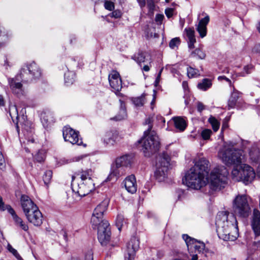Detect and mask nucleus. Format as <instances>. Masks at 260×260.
I'll return each instance as SVG.
<instances>
[{"mask_svg": "<svg viewBox=\"0 0 260 260\" xmlns=\"http://www.w3.org/2000/svg\"><path fill=\"white\" fill-rule=\"evenodd\" d=\"M209 162L205 158L200 159L185 174L183 182L188 187L199 189L209 183L211 189L220 190L227 183L229 172L224 166L214 168L209 176Z\"/></svg>", "mask_w": 260, "mask_h": 260, "instance_id": "f257e3e1", "label": "nucleus"}, {"mask_svg": "<svg viewBox=\"0 0 260 260\" xmlns=\"http://www.w3.org/2000/svg\"><path fill=\"white\" fill-rule=\"evenodd\" d=\"M218 155L226 166L237 165L232 171L233 180L248 184L255 178V173L251 167L246 164H242L239 167L238 166L244 159L245 155L242 150L236 149L233 144L224 145Z\"/></svg>", "mask_w": 260, "mask_h": 260, "instance_id": "f03ea898", "label": "nucleus"}, {"mask_svg": "<svg viewBox=\"0 0 260 260\" xmlns=\"http://www.w3.org/2000/svg\"><path fill=\"white\" fill-rule=\"evenodd\" d=\"M219 238L224 241H234L238 237L237 221L234 215L226 211L219 212L215 222Z\"/></svg>", "mask_w": 260, "mask_h": 260, "instance_id": "7ed1b4c3", "label": "nucleus"}, {"mask_svg": "<svg viewBox=\"0 0 260 260\" xmlns=\"http://www.w3.org/2000/svg\"><path fill=\"white\" fill-rule=\"evenodd\" d=\"M93 171L91 169H82L77 173V175L81 179L80 183L74 182L75 177L72 176V187L73 192L80 197H84L94 189L93 180Z\"/></svg>", "mask_w": 260, "mask_h": 260, "instance_id": "20e7f679", "label": "nucleus"}, {"mask_svg": "<svg viewBox=\"0 0 260 260\" xmlns=\"http://www.w3.org/2000/svg\"><path fill=\"white\" fill-rule=\"evenodd\" d=\"M142 145V150L146 157H150L156 153L160 148V141L158 136L151 131V126L145 131L144 136L138 141Z\"/></svg>", "mask_w": 260, "mask_h": 260, "instance_id": "39448f33", "label": "nucleus"}, {"mask_svg": "<svg viewBox=\"0 0 260 260\" xmlns=\"http://www.w3.org/2000/svg\"><path fill=\"white\" fill-rule=\"evenodd\" d=\"M9 115L13 122L16 124L18 132H19L18 122H19L21 124L24 139L27 141V143H34L35 140L32 137L33 128L30 125H28V122L21 123L19 121L18 110L16 105H11L10 106Z\"/></svg>", "mask_w": 260, "mask_h": 260, "instance_id": "423d86ee", "label": "nucleus"}, {"mask_svg": "<svg viewBox=\"0 0 260 260\" xmlns=\"http://www.w3.org/2000/svg\"><path fill=\"white\" fill-rule=\"evenodd\" d=\"M170 159L169 155L165 152L157 157L154 175L159 182L164 181L167 178Z\"/></svg>", "mask_w": 260, "mask_h": 260, "instance_id": "0eeeda50", "label": "nucleus"}, {"mask_svg": "<svg viewBox=\"0 0 260 260\" xmlns=\"http://www.w3.org/2000/svg\"><path fill=\"white\" fill-rule=\"evenodd\" d=\"M233 209L235 215L242 217H247L250 211L247 196L238 194L233 201Z\"/></svg>", "mask_w": 260, "mask_h": 260, "instance_id": "6e6552de", "label": "nucleus"}, {"mask_svg": "<svg viewBox=\"0 0 260 260\" xmlns=\"http://www.w3.org/2000/svg\"><path fill=\"white\" fill-rule=\"evenodd\" d=\"M41 74L39 67L35 62H32L21 69L19 76L22 81L28 82L39 78Z\"/></svg>", "mask_w": 260, "mask_h": 260, "instance_id": "1a4fd4ad", "label": "nucleus"}, {"mask_svg": "<svg viewBox=\"0 0 260 260\" xmlns=\"http://www.w3.org/2000/svg\"><path fill=\"white\" fill-rule=\"evenodd\" d=\"M109 203V200L106 199L94 209L91 218V223L92 226L96 227L100 224V222L105 220L103 219V215L107 210Z\"/></svg>", "mask_w": 260, "mask_h": 260, "instance_id": "9d476101", "label": "nucleus"}, {"mask_svg": "<svg viewBox=\"0 0 260 260\" xmlns=\"http://www.w3.org/2000/svg\"><path fill=\"white\" fill-rule=\"evenodd\" d=\"M92 226L93 228H98V238L99 242L103 245H106L109 241L111 237L110 228L108 221H102L100 222V224L97 226Z\"/></svg>", "mask_w": 260, "mask_h": 260, "instance_id": "9b49d317", "label": "nucleus"}, {"mask_svg": "<svg viewBox=\"0 0 260 260\" xmlns=\"http://www.w3.org/2000/svg\"><path fill=\"white\" fill-rule=\"evenodd\" d=\"M62 133L65 141L73 145H80L82 144V139L79 138V132L71 127L64 126L62 129Z\"/></svg>", "mask_w": 260, "mask_h": 260, "instance_id": "f8f14e48", "label": "nucleus"}, {"mask_svg": "<svg viewBox=\"0 0 260 260\" xmlns=\"http://www.w3.org/2000/svg\"><path fill=\"white\" fill-rule=\"evenodd\" d=\"M139 248V241L136 237H133L126 244L124 254L125 260H134L136 251Z\"/></svg>", "mask_w": 260, "mask_h": 260, "instance_id": "ddd939ff", "label": "nucleus"}, {"mask_svg": "<svg viewBox=\"0 0 260 260\" xmlns=\"http://www.w3.org/2000/svg\"><path fill=\"white\" fill-rule=\"evenodd\" d=\"M25 215L28 221L34 225L40 226L42 223V214L38 208L31 211V212L25 214Z\"/></svg>", "mask_w": 260, "mask_h": 260, "instance_id": "4468645a", "label": "nucleus"}, {"mask_svg": "<svg viewBox=\"0 0 260 260\" xmlns=\"http://www.w3.org/2000/svg\"><path fill=\"white\" fill-rule=\"evenodd\" d=\"M109 81L111 87L115 91H119L122 88V82L119 74L113 71L109 75Z\"/></svg>", "mask_w": 260, "mask_h": 260, "instance_id": "2eb2a0df", "label": "nucleus"}, {"mask_svg": "<svg viewBox=\"0 0 260 260\" xmlns=\"http://www.w3.org/2000/svg\"><path fill=\"white\" fill-rule=\"evenodd\" d=\"M183 239L185 241L188 249L193 247L196 250L201 252L204 250L205 245L203 242H198L197 240L191 238L187 235H183Z\"/></svg>", "mask_w": 260, "mask_h": 260, "instance_id": "dca6fc26", "label": "nucleus"}, {"mask_svg": "<svg viewBox=\"0 0 260 260\" xmlns=\"http://www.w3.org/2000/svg\"><path fill=\"white\" fill-rule=\"evenodd\" d=\"M21 204L24 214L31 212V211L38 208L32 201L25 195L21 196Z\"/></svg>", "mask_w": 260, "mask_h": 260, "instance_id": "f3484780", "label": "nucleus"}, {"mask_svg": "<svg viewBox=\"0 0 260 260\" xmlns=\"http://www.w3.org/2000/svg\"><path fill=\"white\" fill-rule=\"evenodd\" d=\"M125 174V169L123 168L122 167L117 166V163L115 162V164H113L111 166L110 174L105 181L106 182L110 181L113 179V178H118Z\"/></svg>", "mask_w": 260, "mask_h": 260, "instance_id": "a211bd4d", "label": "nucleus"}, {"mask_svg": "<svg viewBox=\"0 0 260 260\" xmlns=\"http://www.w3.org/2000/svg\"><path fill=\"white\" fill-rule=\"evenodd\" d=\"M9 83L12 92L17 96H20L24 94L25 92L22 87V85L15 79H9Z\"/></svg>", "mask_w": 260, "mask_h": 260, "instance_id": "6ab92c4d", "label": "nucleus"}, {"mask_svg": "<svg viewBox=\"0 0 260 260\" xmlns=\"http://www.w3.org/2000/svg\"><path fill=\"white\" fill-rule=\"evenodd\" d=\"M124 186L126 190L131 193H134L137 189V184L135 176L131 175L127 176L124 181Z\"/></svg>", "mask_w": 260, "mask_h": 260, "instance_id": "aec40b11", "label": "nucleus"}, {"mask_svg": "<svg viewBox=\"0 0 260 260\" xmlns=\"http://www.w3.org/2000/svg\"><path fill=\"white\" fill-rule=\"evenodd\" d=\"M7 211L9 213L12 215L13 219L15 223V224L17 226L21 228L24 231H27L28 229V227L27 224H26L22 219L18 216V215L16 214L15 211L11 208V206H7Z\"/></svg>", "mask_w": 260, "mask_h": 260, "instance_id": "412c9836", "label": "nucleus"}, {"mask_svg": "<svg viewBox=\"0 0 260 260\" xmlns=\"http://www.w3.org/2000/svg\"><path fill=\"white\" fill-rule=\"evenodd\" d=\"M210 20L209 16L207 15L204 18L201 19L197 25V30L201 38H204L207 34V25Z\"/></svg>", "mask_w": 260, "mask_h": 260, "instance_id": "4be33fe9", "label": "nucleus"}, {"mask_svg": "<svg viewBox=\"0 0 260 260\" xmlns=\"http://www.w3.org/2000/svg\"><path fill=\"white\" fill-rule=\"evenodd\" d=\"M252 226L256 236L260 235V212L254 209L253 213Z\"/></svg>", "mask_w": 260, "mask_h": 260, "instance_id": "5701e85b", "label": "nucleus"}, {"mask_svg": "<svg viewBox=\"0 0 260 260\" xmlns=\"http://www.w3.org/2000/svg\"><path fill=\"white\" fill-rule=\"evenodd\" d=\"M249 158L252 162L257 163L260 160V150L256 144H253L249 152Z\"/></svg>", "mask_w": 260, "mask_h": 260, "instance_id": "b1692460", "label": "nucleus"}, {"mask_svg": "<svg viewBox=\"0 0 260 260\" xmlns=\"http://www.w3.org/2000/svg\"><path fill=\"white\" fill-rule=\"evenodd\" d=\"M118 134L116 131L107 132L103 137L104 143L107 144L113 145L117 138Z\"/></svg>", "mask_w": 260, "mask_h": 260, "instance_id": "393cba45", "label": "nucleus"}, {"mask_svg": "<svg viewBox=\"0 0 260 260\" xmlns=\"http://www.w3.org/2000/svg\"><path fill=\"white\" fill-rule=\"evenodd\" d=\"M115 162L117 166L122 167L123 168L129 167L132 162V158L129 155H123L116 159Z\"/></svg>", "mask_w": 260, "mask_h": 260, "instance_id": "a878e982", "label": "nucleus"}, {"mask_svg": "<svg viewBox=\"0 0 260 260\" xmlns=\"http://www.w3.org/2000/svg\"><path fill=\"white\" fill-rule=\"evenodd\" d=\"M184 30L188 39V47L189 48L192 49L194 47V44L196 42L194 37V30L191 28H186Z\"/></svg>", "mask_w": 260, "mask_h": 260, "instance_id": "bb28decb", "label": "nucleus"}, {"mask_svg": "<svg viewBox=\"0 0 260 260\" xmlns=\"http://www.w3.org/2000/svg\"><path fill=\"white\" fill-rule=\"evenodd\" d=\"M175 127L180 132L184 131L186 127V122L181 117H175L173 118Z\"/></svg>", "mask_w": 260, "mask_h": 260, "instance_id": "cd10ccee", "label": "nucleus"}, {"mask_svg": "<svg viewBox=\"0 0 260 260\" xmlns=\"http://www.w3.org/2000/svg\"><path fill=\"white\" fill-rule=\"evenodd\" d=\"M241 93L233 87V91L229 100L228 106L230 108H233L236 106L237 100L240 97Z\"/></svg>", "mask_w": 260, "mask_h": 260, "instance_id": "c85d7f7f", "label": "nucleus"}, {"mask_svg": "<svg viewBox=\"0 0 260 260\" xmlns=\"http://www.w3.org/2000/svg\"><path fill=\"white\" fill-rule=\"evenodd\" d=\"M120 102V108L117 115L112 119H115L116 120H121L124 119L127 117V113L126 111V107L125 103L122 101H119Z\"/></svg>", "mask_w": 260, "mask_h": 260, "instance_id": "c756f323", "label": "nucleus"}, {"mask_svg": "<svg viewBox=\"0 0 260 260\" xmlns=\"http://www.w3.org/2000/svg\"><path fill=\"white\" fill-rule=\"evenodd\" d=\"M212 83L210 79L205 78L198 84V88L203 91H206L212 86Z\"/></svg>", "mask_w": 260, "mask_h": 260, "instance_id": "7c9ffc66", "label": "nucleus"}, {"mask_svg": "<svg viewBox=\"0 0 260 260\" xmlns=\"http://www.w3.org/2000/svg\"><path fill=\"white\" fill-rule=\"evenodd\" d=\"M127 219H125L123 215L121 214H118L116 220V225L119 231H121L122 227L126 225Z\"/></svg>", "mask_w": 260, "mask_h": 260, "instance_id": "2f4dec72", "label": "nucleus"}, {"mask_svg": "<svg viewBox=\"0 0 260 260\" xmlns=\"http://www.w3.org/2000/svg\"><path fill=\"white\" fill-rule=\"evenodd\" d=\"M75 74L72 71H68L64 74V81L67 85L72 84L75 81Z\"/></svg>", "mask_w": 260, "mask_h": 260, "instance_id": "473e14b6", "label": "nucleus"}, {"mask_svg": "<svg viewBox=\"0 0 260 260\" xmlns=\"http://www.w3.org/2000/svg\"><path fill=\"white\" fill-rule=\"evenodd\" d=\"M145 95L142 94L140 96L132 99V102L135 106L140 107L143 106L146 103Z\"/></svg>", "mask_w": 260, "mask_h": 260, "instance_id": "72a5a7b5", "label": "nucleus"}, {"mask_svg": "<svg viewBox=\"0 0 260 260\" xmlns=\"http://www.w3.org/2000/svg\"><path fill=\"white\" fill-rule=\"evenodd\" d=\"M146 57H148L147 53L146 52H139L135 54L133 58L138 63H140L145 62Z\"/></svg>", "mask_w": 260, "mask_h": 260, "instance_id": "f704fd0d", "label": "nucleus"}, {"mask_svg": "<svg viewBox=\"0 0 260 260\" xmlns=\"http://www.w3.org/2000/svg\"><path fill=\"white\" fill-rule=\"evenodd\" d=\"M191 55L193 57H197L200 59H204L206 57L205 53L200 48L196 49L192 53Z\"/></svg>", "mask_w": 260, "mask_h": 260, "instance_id": "c9c22d12", "label": "nucleus"}, {"mask_svg": "<svg viewBox=\"0 0 260 260\" xmlns=\"http://www.w3.org/2000/svg\"><path fill=\"white\" fill-rule=\"evenodd\" d=\"M208 121L211 124L214 131H217L220 126V122L212 116H211L209 117L208 119Z\"/></svg>", "mask_w": 260, "mask_h": 260, "instance_id": "e433bc0d", "label": "nucleus"}, {"mask_svg": "<svg viewBox=\"0 0 260 260\" xmlns=\"http://www.w3.org/2000/svg\"><path fill=\"white\" fill-rule=\"evenodd\" d=\"M187 76L189 78L197 77L200 75L199 71L198 69L189 67L187 68Z\"/></svg>", "mask_w": 260, "mask_h": 260, "instance_id": "4c0bfd02", "label": "nucleus"}, {"mask_svg": "<svg viewBox=\"0 0 260 260\" xmlns=\"http://www.w3.org/2000/svg\"><path fill=\"white\" fill-rule=\"evenodd\" d=\"M52 176V172L50 170L47 171L45 172L43 179L45 184L48 186V184L50 183Z\"/></svg>", "mask_w": 260, "mask_h": 260, "instance_id": "58836bf2", "label": "nucleus"}, {"mask_svg": "<svg viewBox=\"0 0 260 260\" xmlns=\"http://www.w3.org/2000/svg\"><path fill=\"white\" fill-rule=\"evenodd\" d=\"M93 252L91 250H88L84 256L82 258L74 257L72 260H93Z\"/></svg>", "mask_w": 260, "mask_h": 260, "instance_id": "ea45409f", "label": "nucleus"}, {"mask_svg": "<svg viewBox=\"0 0 260 260\" xmlns=\"http://www.w3.org/2000/svg\"><path fill=\"white\" fill-rule=\"evenodd\" d=\"M45 157V152L43 150H39L34 156V159L37 162H41L44 160Z\"/></svg>", "mask_w": 260, "mask_h": 260, "instance_id": "a19ab883", "label": "nucleus"}, {"mask_svg": "<svg viewBox=\"0 0 260 260\" xmlns=\"http://www.w3.org/2000/svg\"><path fill=\"white\" fill-rule=\"evenodd\" d=\"M252 69H253V66L252 65L246 66L244 67L243 71L241 73H238V76L244 77L246 75L251 73Z\"/></svg>", "mask_w": 260, "mask_h": 260, "instance_id": "79ce46f5", "label": "nucleus"}, {"mask_svg": "<svg viewBox=\"0 0 260 260\" xmlns=\"http://www.w3.org/2000/svg\"><path fill=\"white\" fill-rule=\"evenodd\" d=\"M180 43V40L179 38H175L172 39L169 43V46L171 49H175L177 47Z\"/></svg>", "mask_w": 260, "mask_h": 260, "instance_id": "37998d69", "label": "nucleus"}, {"mask_svg": "<svg viewBox=\"0 0 260 260\" xmlns=\"http://www.w3.org/2000/svg\"><path fill=\"white\" fill-rule=\"evenodd\" d=\"M212 134V131L209 129H205L201 133V136L204 140H208Z\"/></svg>", "mask_w": 260, "mask_h": 260, "instance_id": "c03bdc74", "label": "nucleus"}, {"mask_svg": "<svg viewBox=\"0 0 260 260\" xmlns=\"http://www.w3.org/2000/svg\"><path fill=\"white\" fill-rule=\"evenodd\" d=\"M88 155L86 154L80 155L73 157L69 162H78L81 160L87 157Z\"/></svg>", "mask_w": 260, "mask_h": 260, "instance_id": "a18cd8bd", "label": "nucleus"}, {"mask_svg": "<svg viewBox=\"0 0 260 260\" xmlns=\"http://www.w3.org/2000/svg\"><path fill=\"white\" fill-rule=\"evenodd\" d=\"M104 6L106 9L112 11L114 9V3L109 1H106L104 3Z\"/></svg>", "mask_w": 260, "mask_h": 260, "instance_id": "49530a36", "label": "nucleus"}, {"mask_svg": "<svg viewBox=\"0 0 260 260\" xmlns=\"http://www.w3.org/2000/svg\"><path fill=\"white\" fill-rule=\"evenodd\" d=\"M122 16V12L120 10H116L114 11L111 14V17H114L115 18H119L121 17Z\"/></svg>", "mask_w": 260, "mask_h": 260, "instance_id": "de8ad7c7", "label": "nucleus"}, {"mask_svg": "<svg viewBox=\"0 0 260 260\" xmlns=\"http://www.w3.org/2000/svg\"><path fill=\"white\" fill-rule=\"evenodd\" d=\"M8 250L9 251H10L11 253H12L14 255H15L17 258H20V256L18 253L17 250L13 248L11 245H8Z\"/></svg>", "mask_w": 260, "mask_h": 260, "instance_id": "09e8293b", "label": "nucleus"}, {"mask_svg": "<svg viewBox=\"0 0 260 260\" xmlns=\"http://www.w3.org/2000/svg\"><path fill=\"white\" fill-rule=\"evenodd\" d=\"M174 9L168 8L165 10V14L168 18H171L173 15Z\"/></svg>", "mask_w": 260, "mask_h": 260, "instance_id": "8fccbe9b", "label": "nucleus"}, {"mask_svg": "<svg viewBox=\"0 0 260 260\" xmlns=\"http://www.w3.org/2000/svg\"><path fill=\"white\" fill-rule=\"evenodd\" d=\"M5 167V160L2 153L0 151V169H3Z\"/></svg>", "mask_w": 260, "mask_h": 260, "instance_id": "3c124183", "label": "nucleus"}, {"mask_svg": "<svg viewBox=\"0 0 260 260\" xmlns=\"http://www.w3.org/2000/svg\"><path fill=\"white\" fill-rule=\"evenodd\" d=\"M7 206H10V205H5L3 201V199L1 196H0V210L1 211H5L7 210Z\"/></svg>", "mask_w": 260, "mask_h": 260, "instance_id": "603ef678", "label": "nucleus"}, {"mask_svg": "<svg viewBox=\"0 0 260 260\" xmlns=\"http://www.w3.org/2000/svg\"><path fill=\"white\" fill-rule=\"evenodd\" d=\"M164 18V16L162 14H157L155 16V21L157 23H161Z\"/></svg>", "mask_w": 260, "mask_h": 260, "instance_id": "864d4df0", "label": "nucleus"}, {"mask_svg": "<svg viewBox=\"0 0 260 260\" xmlns=\"http://www.w3.org/2000/svg\"><path fill=\"white\" fill-rule=\"evenodd\" d=\"M197 109L199 112H201L204 110L205 106L202 103L199 102L197 103Z\"/></svg>", "mask_w": 260, "mask_h": 260, "instance_id": "5fc2aeb1", "label": "nucleus"}, {"mask_svg": "<svg viewBox=\"0 0 260 260\" xmlns=\"http://www.w3.org/2000/svg\"><path fill=\"white\" fill-rule=\"evenodd\" d=\"M137 2H138L139 6L142 9L145 7L146 5L145 0H137Z\"/></svg>", "mask_w": 260, "mask_h": 260, "instance_id": "6e6d98bb", "label": "nucleus"}, {"mask_svg": "<svg viewBox=\"0 0 260 260\" xmlns=\"http://www.w3.org/2000/svg\"><path fill=\"white\" fill-rule=\"evenodd\" d=\"M147 6L149 8V11H153L154 8V4L153 2H148Z\"/></svg>", "mask_w": 260, "mask_h": 260, "instance_id": "4d7b16f0", "label": "nucleus"}, {"mask_svg": "<svg viewBox=\"0 0 260 260\" xmlns=\"http://www.w3.org/2000/svg\"><path fill=\"white\" fill-rule=\"evenodd\" d=\"M156 119L157 120L160 122H161L162 124L163 123H165V118L161 116H160V115H158L156 116Z\"/></svg>", "mask_w": 260, "mask_h": 260, "instance_id": "13d9d810", "label": "nucleus"}, {"mask_svg": "<svg viewBox=\"0 0 260 260\" xmlns=\"http://www.w3.org/2000/svg\"><path fill=\"white\" fill-rule=\"evenodd\" d=\"M249 144V142L246 140H242L241 142V145L242 148H245L246 146Z\"/></svg>", "mask_w": 260, "mask_h": 260, "instance_id": "bf43d9fd", "label": "nucleus"}, {"mask_svg": "<svg viewBox=\"0 0 260 260\" xmlns=\"http://www.w3.org/2000/svg\"><path fill=\"white\" fill-rule=\"evenodd\" d=\"M152 122V120H151V118H147L146 121H145V123L146 124H148V129L149 128L150 126H151V128H152V125H151V123Z\"/></svg>", "mask_w": 260, "mask_h": 260, "instance_id": "052dcab7", "label": "nucleus"}, {"mask_svg": "<svg viewBox=\"0 0 260 260\" xmlns=\"http://www.w3.org/2000/svg\"><path fill=\"white\" fill-rule=\"evenodd\" d=\"M254 245L256 247L257 249H260V240L254 242Z\"/></svg>", "mask_w": 260, "mask_h": 260, "instance_id": "680f3d73", "label": "nucleus"}, {"mask_svg": "<svg viewBox=\"0 0 260 260\" xmlns=\"http://www.w3.org/2000/svg\"><path fill=\"white\" fill-rule=\"evenodd\" d=\"M143 70L145 72H148L150 70V68L148 65H145L143 67Z\"/></svg>", "mask_w": 260, "mask_h": 260, "instance_id": "e2e57ef3", "label": "nucleus"}, {"mask_svg": "<svg viewBox=\"0 0 260 260\" xmlns=\"http://www.w3.org/2000/svg\"><path fill=\"white\" fill-rule=\"evenodd\" d=\"M4 105V100L3 96L0 95V106Z\"/></svg>", "mask_w": 260, "mask_h": 260, "instance_id": "0e129e2a", "label": "nucleus"}, {"mask_svg": "<svg viewBox=\"0 0 260 260\" xmlns=\"http://www.w3.org/2000/svg\"><path fill=\"white\" fill-rule=\"evenodd\" d=\"M257 175L260 178V164L258 166L257 169Z\"/></svg>", "mask_w": 260, "mask_h": 260, "instance_id": "69168bd1", "label": "nucleus"}, {"mask_svg": "<svg viewBox=\"0 0 260 260\" xmlns=\"http://www.w3.org/2000/svg\"><path fill=\"white\" fill-rule=\"evenodd\" d=\"M160 77H161V76L157 75V76L156 78V80H155V83L156 84H158L159 83V82L160 81Z\"/></svg>", "mask_w": 260, "mask_h": 260, "instance_id": "338daca9", "label": "nucleus"}, {"mask_svg": "<svg viewBox=\"0 0 260 260\" xmlns=\"http://www.w3.org/2000/svg\"><path fill=\"white\" fill-rule=\"evenodd\" d=\"M198 255L197 254L193 255L191 257V260H197Z\"/></svg>", "mask_w": 260, "mask_h": 260, "instance_id": "774afa93", "label": "nucleus"}]
</instances>
